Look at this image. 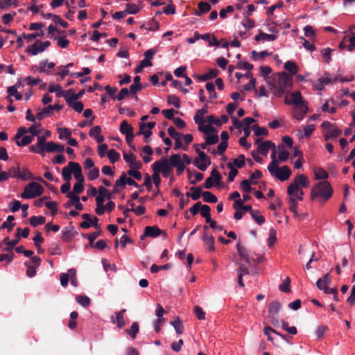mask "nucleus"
<instances>
[{"instance_id":"nucleus-1","label":"nucleus","mask_w":355,"mask_h":355,"mask_svg":"<svg viewBox=\"0 0 355 355\" xmlns=\"http://www.w3.org/2000/svg\"><path fill=\"white\" fill-rule=\"evenodd\" d=\"M333 193V189L329 182L324 180L315 185L311 191V199L321 203L328 200Z\"/></svg>"},{"instance_id":"nucleus-2","label":"nucleus","mask_w":355,"mask_h":355,"mask_svg":"<svg viewBox=\"0 0 355 355\" xmlns=\"http://www.w3.org/2000/svg\"><path fill=\"white\" fill-rule=\"evenodd\" d=\"M43 191L44 189L39 183L32 182L24 187V192L21 193L20 197L23 199H33L41 196Z\"/></svg>"},{"instance_id":"nucleus-3","label":"nucleus","mask_w":355,"mask_h":355,"mask_svg":"<svg viewBox=\"0 0 355 355\" xmlns=\"http://www.w3.org/2000/svg\"><path fill=\"white\" fill-rule=\"evenodd\" d=\"M268 170L272 176L282 182L287 180L292 173L288 166L279 167L278 164L273 167L272 166H268Z\"/></svg>"},{"instance_id":"nucleus-4","label":"nucleus","mask_w":355,"mask_h":355,"mask_svg":"<svg viewBox=\"0 0 355 355\" xmlns=\"http://www.w3.org/2000/svg\"><path fill=\"white\" fill-rule=\"evenodd\" d=\"M281 304L278 301H273L269 305L268 317L271 324L276 327H279L280 322L278 318Z\"/></svg>"},{"instance_id":"nucleus-5","label":"nucleus","mask_w":355,"mask_h":355,"mask_svg":"<svg viewBox=\"0 0 355 355\" xmlns=\"http://www.w3.org/2000/svg\"><path fill=\"white\" fill-rule=\"evenodd\" d=\"M285 103L294 105L295 109L302 107V106H308L307 103L303 99L302 94L299 91L294 92L290 94V98H285Z\"/></svg>"},{"instance_id":"nucleus-6","label":"nucleus","mask_w":355,"mask_h":355,"mask_svg":"<svg viewBox=\"0 0 355 355\" xmlns=\"http://www.w3.org/2000/svg\"><path fill=\"white\" fill-rule=\"evenodd\" d=\"M155 169H159V173H162L163 177L168 178L173 173V169L169 166V162L167 159L156 161L153 164Z\"/></svg>"},{"instance_id":"nucleus-7","label":"nucleus","mask_w":355,"mask_h":355,"mask_svg":"<svg viewBox=\"0 0 355 355\" xmlns=\"http://www.w3.org/2000/svg\"><path fill=\"white\" fill-rule=\"evenodd\" d=\"M276 76L278 78L277 85L286 90L287 88L291 87L293 85V80L291 77L285 71L277 73Z\"/></svg>"},{"instance_id":"nucleus-8","label":"nucleus","mask_w":355,"mask_h":355,"mask_svg":"<svg viewBox=\"0 0 355 355\" xmlns=\"http://www.w3.org/2000/svg\"><path fill=\"white\" fill-rule=\"evenodd\" d=\"M221 179L222 176L220 173L214 168L211 172V176L207 178L204 182V187L211 189L214 186L216 187L220 184Z\"/></svg>"},{"instance_id":"nucleus-9","label":"nucleus","mask_w":355,"mask_h":355,"mask_svg":"<svg viewBox=\"0 0 355 355\" xmlns=\"http://www.w3.org/2000/svg\"><path fill=\"white\" fill-rule=\"evenodd\" d=\"M303 188H298L295 186H288L287 193L288 198L287 199L294 200L295 202L302 201L304 200V192Z\"/></svg>"},{"instance_id":"nucleus-10","label":"nucleus","mask_w":355,"mask_h":355,"mask_svg":"<svg viewBox=\"0 0 355 355\" xmlns=\"http://www.w3.org/2000/svg\"><path fill=\"white\" fill-rule=\"evenodd\" d=\"M62 105L59 104H55L53 105H49L47 107L42 109L41 111L38 112L37 114V119L40 121L44 119L45 117L51 116L53 110H55L57 111H60L62 110Z\"/></svg>"},{"instance_id":"nucleus-11","label":"nucleus","mask_w":355,"mask_h":355,"mask_svg":"<svg viewBox=\"0 0 355 355\" xmlns=\"http://www.w3.org/2000/svg\"><path fill=\"white\" fill-rule=\"evenodd\" d=\"M105 198L110 200L112 198V193L110 192L105 187H98V194L96 197V204H103Z\"/></svg>"},{"instance_id":"nucleus-12","label":"nucleus","mask_w":355,"mask_h":355,"mask_svg":"<svg viewBox=\"0 0 355 355\" xmlns=\"http://www.w3.org/2000/svg\"><path fill=\"white\" fill-rule=\"evenodd\" d=\"M337 80H338L337 77L334 78H331L329 77V74L325 73L324 76H322L318 80V83L317 84L315 85L314 87L315 89L321 91L324 89L326 85L331 83H334Z\"/></svg>"},{"instance_id":"nucleus-13","label":"nucleus","mask_w":355,"mask_h":355,"mask_svg":"<svg viewBox=\"0 0 355 355\" xmlns=\"http://www.w3.org/2000/svg\"><path fill=\"white\" fill-rule=\"evenodd\" d=\"M309 185L310 182L306 176L303 174H300L296 176L293 182L291 183L288 186H295L298 188H307Z\"/></svg>"},{"instance_id":"nucleus-14","label":"nucleus","mask_w":355,"mask_h":355,"mask_svg":"<svg viewBox=\"0 0 355 355\" xmlns=\"http://www.w3.org/2000/svg\"><path fill=\"white\" fill-rule=\"evenodd\" d=\"M123 159L131 168L139 169L142 166L141 162L136 161V157L132 153H123Z\"/></svg>"},{"instance_id":"nucleus-15","label":"nucleus","mask_w":355,"mask_h":355,"mask_svg":"<svg viewBox=\"0 0 355 355\" xmlns=\"http://www.w3.org/2000/svg\"><path fill=\"white\" fill-rule=\"evenodd\" d=\"M162 234H164L162 230L157 226H147L145 227L144 235L141 236V239H143L144 236L156 238Z\"/></svg>"},{"instance_id":"nucleus-16","label":"nucleus","mask_w":355,"mask_h":355,"mask_svg":"<svg viewBox=\"0 0 355 355\" xmlns=\"http://www.w3.org/2000/svg\"><path fill=\"white\" fill-rule=\"evenodd\" d=\"M69 166L72 167V173L78 182H84V177L82 174L80 165L77 162H70Z\"/></svg>"},{"instance_id":"nucleus-17","label":"nucleus","mask_w":355,"mask_h":355,"mask_svg":"<svg viewBox=\"0 0 355 355\" xmlns=\"http://www.w3.org/2000/svg\"><path fill=\"white\" fill-rule=\"evenodd\" d=\"M202 240L205 243V247L209 251H215V239L212 235L209 234L207 232H205L202 237Z\"/></svg>"},{"instance_id":"nucleus-18","label":"nucleus","mask_w":355,"mask_h":355,"mask_svg":"<svg viewBox=\"0 0 355 355\" xmlns=\"http://www.w3.org/2000/svg\"><path fill=\"white\" fill-rule=\"evenodd\" d=\"M34 145L37 150V154L44 155L46 153L47 142H46V137L44 136H37V142Z\"/></svg>"},{"instance_id":"nucleus-19","label":"nucleus","mask_w":355,"mask_h":355,"mask_svg":"<svg viewBox=\"0 0 355 355\" xmlns=\"http://www.w3.org/2000/svg\"><path fill=\"white\" fill-rule=\"evenodd\" d=\"M275 148V145L271 141H266L261 143L257 148L258 153L263 155L268 153L270 149Z\"/></svg>"},{"instance_id":"nucleus-20","label":"nucleus","mask_w":355,"mask_h":355,"mask_svg":"<svg viewBox=\"0 0 355 355\" xmlns=\"http://www.w3.org/2000/svg\"><path fill=\"white\" fill-rule=\"evenodd\" d=\"M101 128L100 125H96L91 128L89 135L91 137L94 138L97 143H102L104 137L101 135Z\"/></svg>"},{"instance_id":"nucleus-21","label":"nucleus","mask_w":355,"mask_h":355,"mask_svg":"<svg viewBox=\"0 0 355 355\" xmlns=\"http://www.w3.org/2000/svg\"><path fill=\"white\" fill-rule=\"evenodd\" d=\"M118 184L120 186L125 187L126 184L133 186L136 188H139V184L131 178H128L125 173H122L120 177V181L118 182Z\"/></svg>"},{"instance_id":"nucleus-22","label":"nucleus","mask_w":355,"mask_h":355,"mask_svg":"<svg viewBox=\"0 0 355 355\" xmlns=\"http://www.w3.org/2000/svg\"><path fill=\"white\" fill-rule=\"evenodd\" d=\"M287 204L288 205V209L291 211L293 214L294 218H300L302 217V219L305 218L306 217V214L300 215L297 211V202H295L294 200L292 199H287Z\"/></svg>"},{"instance_id":"nucleus-23","label":"nucleus","mask_w":355,"mask_h":355,"mask_svg":"<svg viewBox=\"0 0 355 355\" xmlns=\"http://www.w3.org/2000/svg\"><path fill=\"white\" fill-rule=\"evenodd\" d=\"M46 153L53 152H63L64 150V146L63 145L57 144L53 141H48L46 146Z\"/></svg>"},{"instance_id":"nucleus-24","label":"nucleus","mask_w":355,"mask_h":355,"mask_svg":"<svg viewBox=\"0 0 355 355\" xmlns=\"http://www.w3.org/2000/svg\"><path fill=\"white\" fill-rule=\"evenodd\" d=\"M44 51V48L40 46V41H37L33 44H31L28 46L27 52L33 55H36L39 53H42Z\"/></svg>"},{"instance_id":"nucleus-25","label":"nucleus","mask_w":355,"mask_h":355,"mask_svg":"<svg viewBox=\"0 0 355 355\" xmlns=\"http://www.w3.org/2000/svg\"><path fill=\"white\" fill-rule=\"evenodd\" d=\"M277 39V35L274 34H268L263 32H260L259 34L257 35L254 37V40L257 42L262 41H269L272 42Z\"/></svg>"},{"instance_id":"nucleus-26","label":"nucleus","mask_w":355,"mask_h":355,"mask_svg":"<svg viewBox=\"0 0 355 355\" xmlns=\"http://www.w3.org/2000/svg\"><path fill=\"white\" fill-rule=\"evenodd\" d=\"M55 67V63L53 62H48L47 60H42L40 62L39 72L40 73H46L47 74L50 73L48 69H52Z\"/></svg>"},{"instance_id":"nucleus-27","label":"nucleus","mask_w":355,"mask_h":355,"mask_svg":"<svg viewBox=\"0 0 355 355\" xmlns=\"http://www.w3.org/2000/svg\"><path fill=\"white\" fill-rule=\"evenodd\" d=\"M330 278L329 274H326L324 275L322 278H320L317 282L316 286L317 287L322 291H324L326 289V288L328 286V285L330 284Z\"/></svg>"},{"instance_id":"nucleus-28","label":"nucleus","mask_w":355,"mask_h":355,"mask_svg":"<svg viewBox=\"0 0 355 355\" xmlns=\"http://www.w3.org/2000/svg\"><path fill=\"white\" fill-rule=\"evenodd\" d=\"M284 69L288 71L291 75H295L298 72L299 68L293 61L288 60L284 63Z\"/></svg>"},{"instance_id":"nucleus-29","label":"nucleus","mask_w":355,"mask_h":355,"mask_svg":"<svg viewBox=\"0 0 355 355\" xmlns=\"http://www.w3.org/2000/svg\"><path fill=\"white\" fill-rule=\"evenodd\" d=\"M263 331H264V334L266 336H267V339L268 340H270V341H272L273 340V338H272V337L271 336L272 334H277L279 336H280L282 339L286 340V336L279 334V332H277V331L274 330L270 327H268V326L265 327Z\"/></svg>"},{"instance_id":"nucleus-30","label":"nucleus","mask_w":355,"mask_h":355,"mask_svg":"<svg viewBox=\"0 0 355 355\" xmlns=\"http://www.w3.org/2000/svg\"><path fill=\"white\" fill-rule=\"evenodd\" d=\"M141 29H146L148 31H153L159 28V23L153 18L148 23L143 24L140 27Z\"/></svg>"},{"instance_id":"nucleus-31","label":"nucleus","mask_w":355,"mask_h":355,"mask_svg":"<svg viewBox=\"0 0 355 355\" xmlns=\"http://www.w3.org/2000/svg\"><path fill=\"white\" fill-rule=\"evenodd\" d=\"M194 165L200 171H205L207 167L211 164L209 159L207 160H199V159H195L193 161Z\"/></svg>"},{"instance_id":"nucleus-32","label":"nucleus","mask_w":355,"mask_h":355,"mask_svg":"<svg viewBox=\"0 0 355 355\" xmlns=\"http://www.w3.org/2000/svg\"><path fill=\"white\" fill-rule=\"evenodd\" d=\"M191 191H192V193L187 192L186 195L187 197H191L193 200H198L202 193V189L199 187H193L191 188Z\"/></svg>"},{"instance_id":"nucleus-33","label":"nucleus","mask_w":355,"mask_h":355,"mask_svg":"<svg viewBox=\"0 0 355 355\" xmlns=\"http://www.w3.org/2000/svg\"><path fill=\"white\" fill-rule=\"evenodd\" d=\"M211 10V6L207 2L200 1L198 3V10L196 12V15L201 16L202 14L209 12Z\"/></svg>"},{"instance_id":"nucleus-34","label":"nucleus","mask_w":355,"mask_h":355,"mask_svg":"<svg viewBox=\"0 0 355 355\" xmlns=\"http://www.w3.org/2000/svg\"><path fill=\"white\" fill-rule=\"evenodd\" d=\"M68 105L78 113H80L83 111L84 105L81 101L72 100L69 102Z\"/></svg>"},{"instance_id":"nucleus-35","label":"nucleus","mask_w":355,"mask_h":355,"mask_svg":"<svg viewBox=\"0 0 355 355\" xmlns=\"http://www.w3.org/2000/svg\"><path fill=\"white\" fill-rule=\"evenodd\" d=\"M170 324L174 327L178 334H181L184 331V325L182 322L178 317L175 320L171 321Z\"/></svg>"},{"instance_id":"nucleus-36","label":"nucleus","mask_w":355,"mask_h":355,"mask_svg":"<svg viewBox=\"0 0 355 355\" xmlns=\"http://www.w3.org/2000/svg\"><path fill=\"white\" fill-rule=\"evenodd\" d=\"M297 110H299V112H295L293 116L297 121H302L307 113L309 107L308 106H302V107L298 108Z\"/></svg>"},{"instance_id":"nucleus-37","label":"nucleus","mask_w":355,"mask_h":355,"mask_svg":"<svg viewBox=\"0 0 355 355\" xmlns=\"http://www.w3.org/2000/svg\"><path fill=\"white\" fill-rule=\"evenodd\" d=\"M45 217L42 216H33L30 218V224L33 227H37L45 223Z\"/></svg>"},{"instance_id":"nucleus-38","label":"nucleus","mask_w":355,"mask_h":355,"mask_svg":"<svg viewBox=\"0 0 355 355\" xmlns=\"http://www.w3.org/2000/svg\"><path fill=\"white\" fill-rule=\"evenodd\" d=\"M342 131L336 128H331L329 132L324 135V140L328 141L331 138H336L339 137Z\"/></svg>"},{"instance_id":"nucleus-39","label":"nucleus","mask_w":355,"mask_h":355,"mask_svg":"<svg viewBox=\"0 0 355 355\" xmlns=\"http://www.w3.org/2000/svg\"><path fill=\"white\" fill-rule=\"evenodd\" d=\"M168 161L169 162V166L171 167H175L182 164L181 156L178 154L171 155Z\"/></svg>"},{"instance_id":"nucleus-40","label":"nucleus","mask_w":355,"mask_h":355,"mask_svg":"<svg viewBox=\"0 0 355 355\" xmlns=\"http://www.w3.org/2000/svg\"><path fill=\"white\" fill-rule=\"evenodd\" d=\"M315 178L316 180H326L329 175L327 172L322 168H318L314 170Z\"/></svg>"},{"instance_id":"nucleus-41","label":"nucleus","mask_w":355,"mask_h":355,"mask_svg":"<svg viewBox=\"0 0 355 355\" xmlns=\"http://www.w3.org/2000/svg\"><path fill=\"white\" fill-rule=\"evenodd\" d=\"M236 249L239 256L245 261L248 262V254L246 248L239 241L236 245Z\"/></svg>"},{"instance_id":"nucleus-42","label":"nucleus","mask_w":355,"mask_h":355,"mask_svg":"<svg viewBox=\"0 0 355 355\" xmlns=\"http://www.w3.org/2000/svg\"><path fill=\"white\" fill-rule=\"evenodd\" d=\"M139 327L137 322H134L130 329H126L125 331L130 335L132 339H135L137 334L139 333Z\"/></svg>"},{"instance_id":"nucleus-43","label":"nucleus","mask_w":355,"mask_h":355,"mask_svg":"<svg viewBox=\"0 0 355 355\" xmlns=\"http://www.w3.org/2000/svg\"><path fill=\"white\" fill-rule=\"evenodd\" d=\"M120 132L123 135H128L133 132L132 127L126 121H123L120 125Z\"/></svg>"},{"instance_id":"nucleus-44","label":"nucleus","mask_w":355,"mask_h":355,"mask_svg":"<svg viewBox=\"0 0 355 355\" xmlns=\"http://www.w3.org/2000/svg\"><path fill=\"white\" fill-rule=\"evenodd\" d=\"M3 243H5L7 247L4 248V251L10 252L12 248L18 243V239H15L12 241H10L8 237H6L3 240Z\"/></svg>"},{"instance_id":"nucleus-45","label":"nucleus","mask_w":355,"mask_h":355,"mask_svg":"<svg viewBox=\"0 0 355 355\" xmlns=\"http://www.w3.org/2000/svg\"><path fill=\"white\" fill-rule=\"evenodd\" d=\"M227 166L230 169L227 180L229 182H231L234 180L235 177L236 176L239 172L238 170L234 168L232 162L227 163Z\"/></svg>"},{"instance_id":"nucleus-46","label":"nucleus","mask_w":355,"mask_h":355,"mask_svg":"<svg viewBox=\"0 0 355 355\" xmlns=\"http://www.w3.org/2000/svg\"><path fill=\"white\" fill-rule=\"evenodd\" d=\"M203 200L206 202L216 203L218 200L217 198L209 191H204L202 193Z\"/></svg>"},{"instance_id":"nucleus-47","label":"nucleus","mask_w":355,"mask_h":355,"mask_svg":"<svg viewBox=\"0 0 355 355\" xmlns=\"http://www.w3.org/2000/svg\"><path fill=\"white\" fill-rule=\"evenodd\" d=\"M126 311L125 309H123L116 313V320L117 322V327L122 329L125 326V320L123 318V313Z\"/></svg>"},{"instance_id":"nucleus-48","label":"nucleus","mask_w":355,"mask_h":355,"mask_svg":"<svg viewBox=\"0 0 355 355\" xmlns=\"http://www.w3.org/2000/svg\"><path fill=\"white\" fill-rule=\"evenodd\" d=\"M73 94H74L73 92V89H69L68 90L63 91L62 92L58 93L57 96H58V97L63 96L64 98L67 103L68 104L70 101L73 100L72 98Z\"/></svg>"},{"instance_id":"nucleus-49","label":"nucleus","mask_w":355,"mask_h":355,"mask_svg":"<svg viewBox=\"0 0 355 355\" xmlns=\"http://www.w3.org/2000/svg\"><path fill=\"white\" fill-rule=\"evenodd\" d=\"M71 174L72 167H70L69 165L62 169V176L64 181L69 182L71 179Z\"/></svg>"},{"instance_id":"nucleus-50","label":"nucleus","mask_w":355,"mask_h":355,"mask_svg":"<svg viewBox=\"0 0 355 355\" xmlns=\"http://www.w3.org/2000/svg\"><path fill=\"white\" fill-rule=\"evenodd\" d=\"M19 178L23 180H34V177L27 168H23L21 171H19Z\"/></svg>"},{"instance_id":"nucleus-51","label":"nucleus","mask_w":355,"mask_h":355,"mask_svg":"<svg viewBox=\"0 0 355 355\" xmlns=\"http://www.w3.org/2000/svg\"><path fill=\"white\" fill-rule=\"evenodd\" d=\"M139 133L140 135H143L146 139V142H148V138L151 136L152 135V131L147 129L145 126H144V123H141L139 124Z\"/></svg>"},{"instance_id":"nucleus-52","label":"nucleus","mask_w":355,"mask_h":355,"mask_svg":"<svg viewBox=\"0 0 355 355\" xmlns=\"http://www.w3.org/2000/svg\"><path fill=\"white\" fill-rule=\"evenodd\" d=\"M251 216L258 225H262L265 223L264 217L260 214L258 210L252 211Z\"/></svg>"},{"instance_id":"nucleus-53","label":"nucleus","mask_w":355,"mask_h":355,"mask_svg":"<svg viewBox=\"0 0 355 355\" xmlns=\"http://www.w3.org/2000/svg\"><path fill=\"white\" fill-rule=\"evenodd\" d=\"M152 169L153 171V174L152 175V177H150L151 180L154 183L155 187L158 188L161 182L159 169H155L153 166H152Z\"/></svg>"},{"instance_id":"nucleus-54","label":"nucleus","mask_w":355,"mask_h":355,"mask_svg":"<svg viewBox=\"0 0 355 355\" xmlns=\"http://www.w3.org/2000/svg\"><path fill=\"white\" fill-rule=\"evenodd\" d=\"M33 139V135H25L20 141H16V144L18 146H25L31 144Z\"/></svg>"},{"instance_id":"nucleus-55","label":"nucleus","mask_w":355,"mask_h":355,"mask_svg":"<svg viewBox=\"0 0 355 355\" xmlns=\"http://www.w3.org/2000/svg\"><path fill=\"white\" fill-rule=\"evenodd\" d=\"M58 132L59 133L58 137L60 139H68L71 135V130L67 128H58Z\"/></svg>"},{"instance_id":"nucleus-56","label":"nucleus","mask_w":355,"mask_h":355,"mask_svg":"<svg viewBox=\"0 0 355 355\" xmlns=\"http://www.w3.org/2000/svg\"><path fill=\"white\" fill-rule=\"evenodd\" d=\"M140 10V8L135 3H128L126 5L125 10H124L127 14L135 15Z\"/></svg>"},{"instance_id":"nucleus-57","label":"nucleus","mask_w":355,"mask_h":355,"mask_svg":"<svg viewBox=\"0 0 355 355\" xmlns=\"http://www.w3.org/2000/svg\"><path fill=\"white\" fill-rule=\"evenodd\" d=\"M198 130L200 132L204 133L205 135L213 132L215 129L212 125L209 124L205 125V123L202 125H198Z\"/></svg>"},{"instance_id":"nucleus-58","label":"nucleus","mask_w":355,"mask_h":355,"mask_svg":"<svg viewBox=\"0 0 355 355\" xmlns=\"http://www.w3.org/2000/svg\"><path fill=\"white\" fill-rule=\"evenodd\" d=\"M290 284H291V279L288 277H287L286 278V279L283 282V283L279 286V290L284 293H290L291 292Z\"/></svg>"},{"instance_id":"nucleus-59","label":"nucleus","mask_w":355,"mask_h":355,"mask_svg":"<svg viewBox=\"0 0 355 355\" xmlns=\"http://www.w3.org/2000/svg\"><path fill=\"white\" fill-rule=\"evenodd\" d=\"M119 157L120 154L114 149H110L107 152V157L112 164L115 163L119 159Z\"/></svg>"},{"instance_id":"nucleus-60","label":"nucleus","mask_w":355,"mask_h":355,"mask_svg":"<svg viewBox=\"0 0 355 355\" xmlns=\"http://www.w3.org/2000/svg\"><path fill=\"white\" fill-rule=\"evenodd\" d=\"M76 300V302L83 307L88 306L90 304V300L87 296L77 295Z\"/></svg>"},{"instance_id":"nucleus-61","label":"nucleus","mask_w":355,"mask_h":355,"mask_svg":"<svg viewBox=\"0 0 355 355\" xmlns=\"http://www.w3.org/2000/svg\"><path fill=\"white\" fill-rule=\"evenodd\" d=\"M19 171H20L19 165V164H17V166L10 167L8 171V173L10 178H19Z\"/></svg>"},{"instance_id":"nucleus-62","label":"nucleus","mask_w":355,"mask_h":355,"mask_svg":"<svg viewBox=\"0 0 355 355\" xmlns=\"http://www.w3.org/2000/svg\"><path fill=\"white\" fill-rule=\"evenodd\" d=\"M51 38L53 40H56L58 41V45L60 46L62 49H64L67 47L69 45V40H67L64 37H55V36H51Z\"/></svg>"},{"instance_id":"nucleus-63","label":"nucleus","mask_w":355,"mask_h":355,"mask_svg":"<svg viewBox=\"0 0 355 355\" xmlns=\"http://www.w3.org/2000/svg\"><path fill=\"white\" fill-rule=\"evenodd\" d=\"M333 51L330 48H324L321 50V54L327 64H329L331 60V53Z\"/></svg>"},{"instance_id":"nucleus-64","label":"nucleus","mask_w":355,"mask_h":355,"mask_svg":"<svg viewBox=\"0 0 355 355\" xmlns=\"http://www.w3.org/2000/svg\"><path fill=\"white\" fill-rule=\"evenodd\" d=\"M245 162V158L243 155H240L237 158L234 159L233 166H236L239 168H241L244 166Z\"/></svg>"}]
</instances>
